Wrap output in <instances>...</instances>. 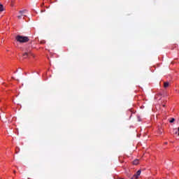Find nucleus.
I'll return each mask as SVG.
<instances>
[{
	"label": "nucleus",
	"instance_id": "nucleus-6",
	"mask_svg": "<svg viewBox=\"0 0 179 179\" xmlns=\"http://www.w3.org/2000/svg\"><path fill=\"white\" fill-rule=\"evenodd\" d=\"M169 86H170V84L169 83V82H165L164 83V87H169Z\"/></svg>",
	"mask_w": 179,
	"mask_h": 179
},
{
	"label": "nucleus",
	"instance_id": "nucleus-2",
	"mask_svg": "<svg viewBox=\"0 0 179 179\" xmlns=\"http://www.w3.org/2000/svg\"><path fill=\"white\" fill-rule=\"evenodd\" d=\"M31 55H33V53L30 51H27L22 55V57L24 59H26V58H30Z\"/></svg>",
	"mask_w": 179,
	"mask_h": 179
},
{
	"label": "nucleus",
	"instance_id": "nucleus-5",
	"mask_svg": "<svg viewBox=\"0 0 179 179\" xmlns=\"http://www.w3.org/2000/svg\"><path fill=\"white\" fill-rule=\"evenodd\" d=\"M134 176H136V178L141 176V170H138Z\"/></svg>",
	"mask_w": 179,
	"mask_h": 179
},
{
	"label": "nucleus",
	"instance_id": "nucleus-4",
	"mask_svg": "<svg viewBox=\"0 0 179 179\" xmlns=\"http://www.w3.org/2000/svg\"><path fill=\"white\" fill-rule=\"evenodd\" d=\"M133 164H134V166H137V164H139V159H135L133 162Z\"/></svg>",
	"mask_w": 179,
	"mask_h": 179
},
{
	"label": "nucleus",
	"instance_id": "nucleus-8",
	"mask_svg": "<svg viewBox=\"0 0 179 179\" xmlns=\"http://www.w3.org/2000/svg\"><path fill=\"white\" fill-rule=\"evenodd\" d=\"M175 121H176V119L171 118V120L169 121V122H171V124H172V122H174Z\"/></svg>",
	"mask_w": 179,
	"mask_h": 179
},
{
	"label": "nucleus",
	"instance_id": "nucleus-11",
	"mask_svg": "<svg viewBox=\"0 0 179 179\" xmlns=\"http://www.w3.org/2000/svg\"><path fill=\"white\" fill-rule=\"evenodd\" d=\"M138 120L141 121V117H138Z\"/></svg>",
	"mask_w": 179,
	"mask_h": 179
},
{
	"label": "nucleus",
	"instance_id": "nucleus-15",
	"mask_svg": "<svg viewBox=\"0 0 179 179\" xmlns=\"http://www.w3.org/2000/svg\"><path fill=\"white\" fill-rule=\"evenodd\" d=\"M176 134H177V131H176Z\"/></svg>",
	"mask_w": 179,
	"mask_h": 179
},
{
	"label": "nucleus",
	"instance_id": "nucleus-1",
	"mask_svg": "<svg viewBox=\"0 0 179 179\" xmlns=\"http://www.w3.org/2000/svg\"><path fill=\"white\" fill-rule=\"evenodd\" d=\"M15 39L17 40V41H18V43H27L29 41V37L27 36H20V35H17L15 37Z\"/></svg>",
	"mask_w": 179,
	"mask_h": 179
},
{
	"label": "nucleus",
	"instance_id": "nucleus-12",
	"mask_svg": "<svg viewBox=\"0 0 179 179\" xmlns=\"http://www.w3.org/2000/svg\"><path fill=\"white\" fill-rule=\"evenodd\" d=\"M162 106H163V107H166V105H165V104H162Z\"/></svg>",
	"mask_w": 179,
	"mask_h": 179
},
{
	"label": "nucleus",
	"instance_id": "nucleus-10",
	"mask_svg": "<svg viewBox=\"0 0 179 179\" xmlns=\"http://www.w3.org/2000/svg\"><path fill=\"white\" fill-rule=\"evenodd\" d=\"M22 16H23V15H18L17 16V19H22Z\"/></svg>",
	"mask_w": 179,
	"mask_h": 179
},
{
	"label": "nucleus",
	"instance_id": "nucleus-3",
	"mask_svg": "<svg viewBox=\"0 0 179 179\" xmlns=\"http://www.w3.org/2000/svg\"><path fill=\"white\" fill-rule=\"evenodd\" d=\"M19 13H20L22 16H26L24 14L27 13V10H20Z\"/></svg>",
	"mask_w": 179,
	"mask_h": 179
},
{
	"label": "nucleus",
	"instance_id": "nucleus-14",
	"mask_svg": "<svg viewBox=\"0 0 179 179\" xmlns=\"http://www.w3.org/2000/svg\"><path fill=\"white\" fill-rule=\"evenodd\" d=\"M14 173H16V171H14Z\"/></svg>",
	"mask_w": 179,
	"mask_h": 179
},
{
	"label": "nucleus",
	"instance_id": "nucleus-7",
	"mask_svg": "<svg viewBox=\"0 0 179 179\" xmlns=\"http://www.w3.org/2000/svg\"><path fill=\"white\" fill-rule=\"evenodd\" d=\"M0 12H3V5L0 4Z\"/></svg>",
	"mask_w": 179,
	"mask_h": 179
},
{
	"label": "nucleus",
	"instance_id": "nucleus-9",
	"mask_svg": "<svg viewBox=\"0 0 179 179\" xmlns=\"http://www.w3.org/2000/svg\"><path fill=\"white\" fill-rule=\"evenodd\" d=\"M131 179H138V178H136V176H133L131 178Z\"/></svg>",
	"mask_w": 179,
	"mask_h": 179
},
{
	"label": "nucleus",
	"instance_id": "nucleus-13",
	"mask_svg": "<svg viewBox=\"0 0 179 179\" xmlns=\"http://www.w3.org/2000/svg\"><path fill=\"white\" fill-rule=\"evenodd\" d=\"M165 145H167V143H165Z\"/></svg>",
	"mask_w": 179,
	"mask_h": 179
}]
</instances>
